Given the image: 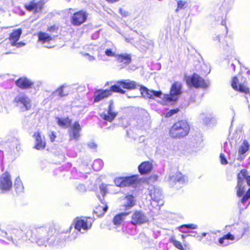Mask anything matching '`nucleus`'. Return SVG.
<instances>
[{
    "instance_id": "36",
    "label": "nucleus",
    "mask_w": 250,
    "mask_h": 250,
    "mask_svg": "<svg viewBox=\"0 0 250 250\" xmlns=\"http://www.w3.org/2000/svg\"><path fill=\"white\" fill-rule=\"evenodd\" d=\"M188 3L186 1L180 0L177 1V7L175 12L178 13L180 10L186 8L187 7Z\"/></svg>"
},
{
    "instance_id": "10",
    "label": "nucleus",
    "mask_w": 250,
    "mask_h": 250,
    "mask_svg": "<svg viewBox=\"0 0 250 250\" xmlns=\"http://www.w3.org/2000/svg\"><path fill=\"white\" fill-rule=\"evenodd\" d=\"M75 229L81 233H84L90 229L91 223L86 218H76L74 220Z\"/></svg>"
},
{
    "instance_id": "30",
    "label": "nucleus",
    "mask_w": 250,
    "mask_h": 250,
    "mask_svg": "<svg viewBox=\"0 0 250 250\" xmlns=\"http://www.w3.org/2000/svg\"><path fill=\"white\" fill-rule=\"evenodd\" d=\"M128 214L127 212H124L116 215L113 218V224L116 226L121 225Z\"/></svg>"
},
{
    "instance_id": "9",
    "label": "nucleus",
    "mask_w": 250,
    "mask_h": 250,
    "mask_svg": "<svg viewBox=\"0 0 250 250\" xmlns=\"http://www.w3.org/2000/svg\"><path fill=\"white\" fill-rule=\"evenodd\" d=\"M247 176V171L242 170L238 174L237 185L235 188L237 195L238 197L242 196L245 192L246 188L244 185L245 179Z\"/></svg>"
},
{
    "instance_id": "41",
    "label": "nucleus",
    "mask_w": 250,
    "mask_h": 250,
    "mask_svg": "<svg viewBox=\"0 0 250 250\" xmlns=\"http://www.w3.org/2000/svg\"><path fill=\"white\" fill-rule=\"evenodd\" d=\"M100 189L103 197H104L107 192V185L102 184L100 186Z\"/></svg>"
},
{
    "instance_id": "40",
    "label": "nucleus",
    "mask_w": 250,
    "mask_h": 250,
    "mask_svg": "<svg viewBox=\"0 0 250 250\" xmlns=\"http://www.w3.org/2000/svg\"><path fill=\"white\" fill-rule=\"evenodd\" d=\"M171 242L173 244V245L177 249L180 250H184V248L183 247L180 242L177 241L175 239H172Z\"/></svg>"
},
{
    "instance_id": "60",
    "label": "nucleus",
    "mask_w": 250,
    "mask_h": 250,
    "mask_svg": "<svg viewBox=\"0 0 250 250\" xmlns=\"http://www.w3.org/2000/svg\"><path fill=\"white\" fill-rule=\"evenodd\" d=\"M132 97V96H128V98H131Z\"/></svg>"
},
{
    "instance_id": "61",
    "label": "nucleus",
    "mask_w": 250,
    "mask_h": 250,
    "mask_svg": "<svg viewBox=\"0 0 250 250\" xmlns=\"http://www.w3.org/2000/svg\"><path fill=\"white\" fill-rule=\"evenodd\" d=\"M68 1H69L70 0H68Z\"/></svg>"
},
{
    "instance_id": "8",
    "label": "nucleus",
    "mask_w": 250,
    "mask_h": 250,
    "mask_svg": "<svg viewBox=\"0 0 250 250\" xmlns=\"http://www.w3.org/2000/svg\"><path fill=\"white\" fill-rule=\"evenodd\" d=\"M12 182L10 174L6 172L0 177V189L2 192H6L11 190Z\"/></svg>"
},
{
    "instance_id": "27",
    "label": "nucleus",
    "mask_w": 250,
    "mask_h": 250,
    "mask_svg": "<svg viewBox=\"0 0 250 250\" xmlns=\"http://www.w3.org/2000/svg\"><path fill=\"white\" fill-rule=\"evenodd\" d=\"M116 60L119 63H123L125 65H128L131 62V57L130 55L126 53L117 54Z\"/></svg>"
},
{
    "instance_id": "39",
    "label": "nucleus",
    "mask_w": 250,
    "mask_h": 250,
    "mask_svg": "<svg viewBox=\"0 0 250 250\" xmlns=\"http://www.w3.org/2000/svg\"><path fill=\"white\" fill-rule=\"evenodd\" d=\"M105 55L108 57H114L116 58V56L117 54H116L115 52L113 51L112 49H106L105 50Z\"/></svg>"
},
{
    "instance_id": "29",
    "label": "nucleus",
    "mask_w": 250,
    "mask_h": 250,
    "mask_svg": "<svg viewBox=\"0 0 250 250\" xmlns=\"http://www.w3.org/2000/svg\"><path fill=\"white\" fill-rule=\"evenodd\" d=\"M56 121L58 125L63 128H66L70 126L71 124V120L68 117L65 118H56Z\"/></svg>"
},
{
    "instance_id": "38",
    "label": "nucleus",
    "mask_w": 250,
    "mask_h": 250,
    "mask_svg": "<svg viewBox=\"0 0 250 250\" xmlns=\"http://www.w3.org/2000/svg\"><path fill=\"white\" fill-rule=\"evenodd\" d=\"M200 117L201 119H203L204 124L206 125L209 124L212 119L211 116H206L204 113L201 114Z\"/></svg>"
},
{
    "instance_id": "37",
    "label": "nucleus",
    "mask_w": 250,
    "mask_h": 250,
    "mask_svg": "<svg viewBox=\"0 0 250 250\" xmlns=\"http://www.w3.org/2000/svg\"><path fill=\"white\" fill-rule=\"evenodd\" d=\"M103 166V161L100 159H97L94 161L93 164V168L95 171L100 170Z\"/></svg>"
},
{
    "instance_id": "19",
    "label": "nucleus",
    "mask_w": 250,
    "mask_h": 250,
    "mask_svg": "<svg viewBox=\"0 0 250 250\" xmlns=\"http://www.w3.org/2000/svg\"><path fill=\"white\" fill-rule=\"evenodd\" d=\"M117 115V113L114 111L113 102L109 101V105L107 113H103L100 115L101 118L108 122H112Z\"/></svg>"
},
{
    "instance_id": "16",
    "label": "nucleus",
    "mask_w": 250,
    "mask_h": 250,
    "mask_svg": "<svg viewBox=\"0 0 250 250\" xmlns=\"http://www.w3.org/2000/svg\"><path fill=\"white\" fill-rule=\"evenodd\" d=\"M81 131V127L78 122H75L73 125H70L68 130L70 140H74L76 141H78L80 137Z\"/></svg>"
},
{
    "instance_id": "4",
    "label": "nucleus",
    "mask_w": 250,
    "mask_h": 250,
    "mask_svg": "<svg viewBox=\"0 0 250 250\" xmlns=\"http://www.w3.org/2000/svg\"><path fill=\"white\" fill-rule=\"evenodd\" d=\"M182 84L179 82L174 83L171 86L170 94H163L162 99L166 104L175 102L181 94Z\"/></svg>"
},
{
    "instance_id": "54",
    "label": "nucleus",
    "mask_w": 250,
    "mask_h": 250,
    "mask_svg": "<svg viewBox=\"0 0 250 250\" xmlns=\"http://www.w3.org/2000/svg\"><path fill=\"white\" fill-rule=\"evenodd\" d=\"M98 198L101 201V202L102 203V204L103 205H104V202L102 200V199H101V197L100 196H98Z\"/></svg>"
},
{
    "instance_id": "51",
    "label": "nucleus",
    "mask_w": 250,
    "mask_h": 250,
    "mask_svg": "<svg viewBox=\"0 0 250 250\" xmlns=\"http://www.w3.org/2000/svg\"><path fill=\"white\" fill-rule=\"evenodd\" d=\"M55 30V26H51L48 28V30L50 32H53Z\"/></svg>"
},
{
    "instance_id": "32",
    "label": "nucleus",
    "mask_w": 250,
    "mask_h": 250,
    "mask_svg": "<svg viewBox=\"0 0 250 250\" xmlns=\"http://www.w3.org/2000/svg\"><path fill=\"white\" fill-rule=\"evenodd\" d=\"M125 201L124 206L126 209L131 208L135 204L134 197L131 195L126 196L125 199Z\"/></svg>"
},
{
    "instance_id": "6",
    "label": "nucleus",
    "mask_w": 250,
    "mask_h": 250,
    "mask_svg": "<svg viewBox=\"0 0 250 250\" xmlns=\"http://www.w3.org/2000/svg\"><path fill=\"white\" fill-rule=\"evenodd\" d=\"M14 103L21 111L28 110L31 107L30 99L23 93L19 94L15 98Z\"/></svg>"
},
{
    "instance_id": "33",
    "label": "nucleus",
    "mask_w": 250,
    "mask_h": 250,
    "mask_svg": "<svg viewBox=\"0 0 250 250\" xmlns=\"http://www.w3.org/2000/svg\"><path fill=\"white\" fill-rule=\"evenodd\" d=\"M249 148V144L247 141L244 140L240 146L238 150V154L239 155H243L245 154Z\"/></svg>"
},
{
    "instance_id": "49",
    "label": "nucleus",
    "mask_w": 250,
    "mask_h": 250,
    "mask_svg": "<svg viewBox=\"0 0 250 250\" xmlns=\"http://www.w3.org/2000/svg\"><path fill=\"white\" fill-rule=\"evenodd\" d=\"M77 237V234H72L70 237H68L69 241H73L75 240Z\"/></svg>"
},
{
    "instance_id": "57",
    "label": "nucleus",
    "mask_w": 250,
    "mask_h": 250,
    "mask_svg": "<svg viewBox=\"0 0 250 250\" xmlns=\"http://www.w3.org/2000/svg\"><path fill=\"white\" fill-rule=\"evenodd\" d=\"M239 206H240V209H242V210H243L244 208H246L247 207H247H245V208H244L241 207L240 205Z\"/></svg>"
},
{
    "instance_id": "42",
    "label": "nucleus",
    "mask_w": 250,
    "mask_h": 250,
    "mask_svg": "<svg viewBox=\"0 0 250 250\" xmlns=\"http://www.w3.org/2000/svg\"><path fill=\"white\" fill-rule=\"evenodd\" d=\"M179 111L178 108H176L174 109H171L169 110L168 112L167 113L166 115V117L167 118L170 117L173 115L177 113Z\"/></svg>"
},
{
    "instance_id": "59",
    "label": "nucleus",
    "mask_w": 250,
    "mask_h": 250,
    "mask_svg": "<svg viewBox=\"0 0 250 250\" xmlns=\"http://www.w3.org/2000/svg\"><path fill=\"white\" fill-rule=\"evenodd\" d=\"M140 42H144V41L143 39H140Z\"/></svg>"
},
{
    "instance_id": "18",
    "label": "nucleus",
    "mask_w": 250,
    "mask_h": 250,
    "mask_svg": "<svg viewBox=\"0 0 250 250\" xmlns=\"http://www.w3.org/2000/svg\"><path fill=\"white\" fill-rule=\"evenodd\" d=\"M87 16L86 13L83 11L75 13L72 17V23L74 25H80L85 21Z\"/></svg>"
},
{
    "instance_id": "1",
    "label": "nucleus",
    "mask_w": 250,
    "mask_h": 250,
    "mask_svg": "<svg viewBox=\"0 0 250 250\" xmlns=\"http://www.w3.org/2000/svg\"><path fill=\"white\" fill-rule=\"evenodd\" d=\"M29 232L31 237L40 246L53 245L54 244L55 236L53 235V230L50 227L33 225L30 227Z\"/></svg>"
},
{
    "instance_id": "23",
    "label": "nucleus",
    "mask_w": 250,
    "mask_h": 250,
    "mask_svg": "<svg viewBox=\"0 0 250 250\" xmlns=\"http://www.w3.org/2000/svg\"><path fill=\"white\" fill-rule=\"evenodd\" d=\"M226 37L220 35H215L213 37V41L216 42L220 48H222L224 50H227L229 48V45L225 40Z\"/></svg>"
},
{
    "instance_id": "24",
    "label": "nucleus",
    "mask_w": 250,
    "mask_h": 250,
    "mask_svg": "<svg viewBox=\"0 0 250 250\" xmlns=\"http://www.w3.org/2000/svg\"><path fill=\"white\" fill-rule=\"evenodd\" d=\"M44 3L42 1H39L35 2L32 1L28 5H26V9L30 11H33L34 12H39L43 8Z\"/></svg>"
},
{
    "instance_id": "11",
    "label": "nucleus",
    "mask_w": 250,
    "mask_h": 250,
    "mask_svg": "<svg viewBox=\"0 0 250 250\" xmlns=\"http://www.w3.org/2000/svg\"><path fill=\"white\" fill-rule=\"evenodd\" d=\"M148 190L149 194L153 202L157 203L159 206L163 205V195L160 188L151 186L148 188Z\"/></svg>"
},
{
    "instance_id": "14",
    "label": "nucleus",
    "mask_w": 250,
    "mask_h": 250,
    "mask_svg": "<svg viewBox=\"0 0 250 250\" xmlns=\"http://www.w3.org/2000/svg\"><path fill=\"white\" fill-rule=\"evenodd\" d=\"M137 180V176L134 175L130 177H119L114 180V183L117 186L125 187L135 183Z\"/></svg>"
},
{
    "instance_id": "17",
    "label": "nucleus",
    "mask_w": 250,
    "mask_h": 250,
    "mask_svg": "<svg viewBox=\"0 0 250 250\" xmlns=\"http://www.w3.org/2000/svg\"><path fill=\"white\" fill-rule=\"evenodd\" d=\"M168 180L169 184L172 186H174L177 183L180 185L183 184L188 181L187 177L179 172L170 175Z\"/></svg>"
},
{
    "instance_id": "21",
    "label": "nucleus",
    "mask_w": 250,
    "mask_h": 250,
    "mask_svg": "<svg viewBox=\"0 0 250 250\" xmlns=\"http://www.w3.org/2000/svg\"><path fill=\"white\" fill-rule=\"evenodd\" d=\"M39 41L44 46L49 48L51 46L48 44L52 40V37L47 33L44 32H40L38 34Z\"/></svg>"
},
{
    "instance_id": "5",
    "label": "nucleus",
    "mask_w": 250,
    "mask_h": 250,
    "mask_svg": "<svg viewBox=\"0 0 250 250\" xmlns=\"http://www.w3.org/2000/svg\"><path fill=\"white\" fill-rule=\"evenodd\" d=\"M112 92H118L122 94L125 93V91L121 89L119 86L114 85L110 87V90H99L95 93V102H98L111 95Z\"/></svg>"
},
{
    "instance_id": "22",
    "label": "nucleus",
    "mask_w": 250,
    "mask_h": 250,
    "mask_svg": "<svg viewBox=\"0 0 250 250\" xmlns=\"http://www.w3.org/2000/svg\"><path fill=\"white\" fill-rule=\"evenodd\" d=\"M35 139V145L34 148L38 150L43 149L45 146V142L44 138H42L39 132H36L34 135Z\"/></svg>"
},
{
    "instance_id": "52",
    "label": "nucleus",
    "mask_w": 250,
    "mask_h": 250,
    "mask_svg": "<svg viewBox=\"0 0 250 250\" xmlns=\"http://www.w3.org/2000/svg\"><path fill=\"white\" fill-rule=\"evenodd\" d=\"M103 208V213H104L107 210L108 207L107 205H105L104 207H102Z\"/></svg>"
},
{
    "instance_id": "46",
    "label": "nucleus",
    "mask_w": 250,
    "mask_h": 250,
    "mask_svg": "<svg viewBox=\"0 0 250 250\" xmlns=\"http://www.w3.org/2000/svg\"><path fill=\"white\" fill-rule=\"evenodd\" d=\"M83 55L86 57L87 59L89 61H92L95 60V58L94 56L89 55L88 53H84Z\"/></svg>"
},
{
    "instance_id": "53",
    "label": "nucleus",
    "mask_w": 250,
    "mask_h": 250,
    "mask_svg": "<svg viewBox=\"0 0 250 250\" xmlns=\"http://www.w3.org/2000/svg\"><path fill=\"white\" fill-rule=\"evenodd\" d=\"M230 67L231 68H232V69L233 70V71H235V65L233 63H232L230 66Z\"/></svg>"
},
{
    "instance_id": "12",
    "label": "nucleus",
    "mask_w": 250,
    "mask_h": 250,
    "mask_svg": "<svg viewBox=\"0 0 250 250\" xmlns=\"http://www.w3.org/2000/svg\"><path fill=\"white\" fill-rule=\"evenodd\" d=\"M148 221V217L142 211H136L132 215L131 222L134 225H140L146 223Z\"/></svg>"
},
{
    "instance_id": "3",
    "label": "nucleus",
    "mask_w": 250,
    "mask_h": 250,
    "mask_svg": "<svg viewBox=\"0 0 250 250\" xmlns=\"http://www.w3.org/2000/svg\"><path fill=\"white\" fill-rule=\"evenodd\" d=\"M247 227L244 224L236 225L231 230L232 234L229 233L223 237L220 238L219 239V244L222 246H227L228 243L225 242L226 240H238L242 238L244 233L247 231Z\"/></svg>"
},
{
    "instance_id": "56",
    "label": "nucleus",
    "mask_w": 250,
    "mask_h": 250,
    "mask_svg": "<svg viewBox=\"0 0 250 250\" xmlns=\"http://www.w3.org/2000/svg\"><path fill=\"white\" fill-rule=\"evenodd\" d=\"M206 235H207V233H206V232H203V233L202 234V236L203 237H205Z\"/></svg>"
},
{
    "instance_id": "45",
    "label": "nucleus",
    "mask_w": 250,
    "mask_h": 250,
    "mask_svg": "<svg viewBox=\"0 0 250 250\" xmlns=\"http://www.w3.org/2000/svg\"><path fill=\"white\" fill-rule=\"evenodd\" d=\"M119 11L121 15L123 17H126L129 15L128 12L122 8H120Z\"/></svg>"
},
{
    "instance_id": "48",
    "label": "nucleus",
    "mask_w": 250,
    "mask_h": 250,
    "mask_svg": "<svg viewBox=\"0 0 250 250\" xmlns=\"http://www.w3.org/2000/svg\"><path fill=\"white\" fill-rule=\"evenodd\" d=\"M49 136L50 141L52 142H54L55 140V139L56 138V135H55V133L53 132H51L49 134Z\"/></svg>"
},
{
    "instance_id": "31",
    "label": "nucleus",
    "mask_w": 250,
    "mask_h": 250,
    "mask_svg": "<svg viewBox=\"0 0 250 250\" xmlns=\"http://www.w3.org/2000/svg\"><path fill=\"white\" fill-rule=\"evenodd\" d=\"M66 88V86L65 85H62L53 93V95L54 96H58L60 97H62L67 95L69 91L64 90Z\"/></svg>"
},
{
    "instance_id": "26",
    "label": "nucleus",
    "mask_w": 250,
    "mask_h": 250,
    "mask_svg": "<svg viewBox=\"0 0 250 250\" xmlns=\"http://www.w3.org/2000/svg\"><path fill=\"white\" fill-rule=\"evenodd\" d=\"M16 84L21 89H27L29 88L33 83L26 78L22 77L16 81Z\"/></svg>"
},
{
    "instance_id": "2",
    "label": "nucleus",
    "mask_w": 250,
    "mask_h": 250,
    "mask_svg": "<svg viewBox=\"0 0 250 250\" xmlns=\"http://www.w3.org/2000/svg\"><path fill=\"white\" fill-rule=\"evenodd\" d=\"M189 125L185 120H181L175 123L169 130V135L175 139L186 137L189 133Z\"/></svg>"
},
{
    "instance_id": "7",
    "label": "nucleus",
    "mask_w": 250,
    "mask_h": 250,
    "mask_svg": "<svg viewBox=\"0 0 250 250\" xmlns=\"http://www.w3.org/2000/svg\"><path fill=\"white\" fill-rule=\"evenodd\" d=\"M187 83L188 85L196 88H207L209 84V82L205 81L202 78L196 74H194L192 76L188 77L187 79Z\"/></svg>"
},
{
    "instance_id": "15",
    "label": "nucleus",
    "mask_w": 250,
    "mask_h": 250,
    "mask_svg": "<svg viewBox=\"0 0 250 250\" xmlns=\"http://www.w3.org/2000/svg\"><path fill=\"white\" fill-rule=\"evenodd\" d=\"M140 90L143 97L146 99H154L159 97L162 99L163 94L161 91L149 90L144 86H140Z\"/></svg>"
},
{
    "instance_id": "58",
    "label": "nucleus",
    "mask_w": 250,
    "mask_h": 250,
    "mask_svg": "<svg viewBox=\"0 0 250 250\" xmlns=\"http://www.w3.org/2000/svg\"><path fill=\"white\" fill-rule=\"evenodd\" d=\"M71 229H72V226H70L68 229L69 231H70L71 230Z\"/></svg>"
},
{
    "instance_id": "44",
    "label": "nucleus",
    "mask_w": 250,
    "mask_h": 250,
    "mask_svg": "<svg viewBox=\"0 0 250 250\" xmlns=\"http://www.w3.org/2000/svg\"><path fill=\"white\" fill-rule=\"evenodd\" d=\"M181 229L187 228L190 229H196L197 228V226L195 224H188L184 225L180 227Z\"/></svg>"
},
{
    "instance_id": "50",
    "label": "nucleus",
    "mask_w": 250,
    "mask_h": 250,
    "mask_svg": "<svg viewBox=\"0 0 250 250\" xmlns=\"http://www.w3.org/2000/svg\"><path fill=\"white\" fill-rule=\"evenodd\" d=\"M98 58H99V60H102L103 61H107V59L105 58V57L104 56H101L100 55H99L98 56Z\"/></svg>"
},
{
    "instance_id": "55",
    "label": "nucleus",
    "mask_w": 250,
    "mask_h": 250,
    "mask_svg": "<svg viewBox=\"0 0 250 250\" xmlns=\"http://www.w3.org/2000/svg\"><path fill=\"white\" fill-rule=\"evenodd\" d=\"M125 41H126V42H130V41L129 39H128V38H125Z\"/></svg>"
},
{
    "instance_id": "43",
    "label": "nucleus",
    "mask_w": 250,
    "mask_h": 250,
    "mask_svg": "<svg viewBox=\"0 0 250 250\" xmlns=\"http://www.w3.org/2000/svg\"><path fill=\"white\" fill-rule=\"evenodd\" d=\"M220 162L222 165H226L228 164V161L225 155L224 154L221 153L220 155Z\"/></svg>"
},
{
    "instance_id": "35",
    "label": "nucleus",
    "mask_w": 250,
    "mask_h": 250,
    "mask_svg": "<svg viewBox=\"0 0 250 250\" xmlns=\"http://www.w3.org/2000/svg\"><path fill=\"white\" fill-rule=\"evenodd\" d=\"M245 179H246L248 185L249 186H250V176H247ZM249 198H250V188L249 189V190L246 192V194L243 196V197L241 199V203L242 204H244Z\"/></svg>"
},
{
    "instance_id": "34",
    "label": "nucleus",
    "mask_w": 250,
    "mask_h": 250,
    "mask_svg": "<svg viewBox=\"0 0 250 250\" xmlns=\"http://www.w3.org/2000/svg\"><path fill=\"white\" fill-rule=\"evenodd\" d=\"M14 187L17 192H21L23 190V186L19 177H17L15 181Z\"/></svg>"
},
{
    "instance_id": "28",
    "label": "nucleus",
    "mask_w": 250,
    "mask_h": 250,
    "mask_svg": "<svg viewBox=\"0 0 250 250\" xmlns=\"http://www.w3.org/2000/svg\"><path fill=\"white\" fill-rule=\"evenodd\" d=\"M152 168L151 163L148 162L142 163L138 167L139 171L141 174H146L150 172Z\"/></svg>"
},
{
    "instance_id": "47",
    "label": "nucleus",
    "mask_w": 250,
    "mask_h": 250,
    "mask_svg": "<svg viewBox=\"0 0 250 250\" xmlns=\"http://www.w3.org/2000/svg\"><path fill=\"white\" fill-rule=\"evenodd\" d=\"M88 147L90 148L95 149L97 147V145L94 142H90L87 144Z\"/></svg>"
},
{
    "instance_id": "25",
    "label": "nucleus",
    "mask_w": 250,
    "mask_h": 250,
    "mask_svg": "<svg viewBox=\"0 0 250 250\" xmlns=\"http://www.w3.org/2000/svg\"><path fill=\"white\" fill-rule=\"evenodd\" d=\"M238 79L236 77H234L231 82V86L232 88L236 90H239L240 92H244L245 93H248L249 92V89L243 84H238Z\"/></svg>"
},
{
    "instance_id": "20",
    "label": "nucleus",
    "mask_w": 250,
    "mask_h": 250,
    "mask_svg": "<svg viewBox=\"0 0 250 250\" xmlns=\"http://www.w3.org/2000/svg\"><path fill=\"white\" fill-rule=\"evenodd\" d=\"M118 85L120 88L121 86L124 88L128 89H134L140 86V85L134 81H131L129 80L121 81L118 82Z\"/></svg>"
},
{
    "instance_id": "13",
    "label": "nucleus",
    "mask_w": 250,
    "mask_h": 250,
    "mask_svg": "<svg viewBox=\"0 0 250 250\" xmlns=\"http://www.w3.org/2000/svg\"><path fill=\"white\" fill-rule=\"evenodd\" d=\"M22 33L21 29H17L14 30L10 35L9 39L12 46H16L17 48L25 45V43L21 42H17Z\"/></svg>"
}]
</instances>
